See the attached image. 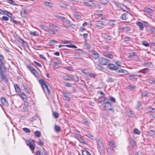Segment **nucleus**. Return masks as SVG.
<instances>
[{"instance_id":"nucleus-2","label":"nucleus","mask_w":155,"mask_h":155,"mask_svg":"<svg viewBox=\"0 0 155 155\" xmlns=\"http://www.w3.org/2000/svg\"><path fill=\"white\" fill-rule=\"evenodd\" d=\"M102 106L106 110H111L113 112L114 111V110L113 109L112 105L110 102H109V100L107 102H104Z\"/></svg>"},{"instance_id":"nucleus-58","label":"nucleus","mask_w":155,"mask_h":155,"mask_svg":"<svg viewBox=\"0 0 155 155\" xmlns=\"http://www.w3.org/2000/svg\"><path fill=\"white\" fill-rule=\"evenodd\" d=\"M7 1L10 4L14 5L15 2L12 0H7Z\"/></svg>"},{"instance_id":"nucleus-31","label":"nucleus","mask_w":155,"mask_h":155,"mask_svg":"<svg viewBox=\"0 0 155 155\" xmlns=\"http://www.w3.org/2000/svg\"><path fill=\"white\" fill-rule=\"evenodd\" d=\"M0 76L2 80L4 79L7 82L8 81V79L7 78L6 75L4 74H2L0 75Z\"/></svg>"},{"instance_id":"nucleus-34","label":"nucleus","mask_w":155,"mask_h":155,"mask_svg":"<svg viewBox=\"0 0 155 155\" xmlns=\"http://www.w3.org/2000/svg\"><path fill=\"white\" fill-rule=\"evenodd\" d=\"M44 3L46 5L50 7H52L53 5L52 3L47 1L44 2Z\"/></svg>"},{"instance_id":"nucleus-15","label":"nucleus","mask_w":155,"mask_h":155,"mask_svg":"<svg viewBox=\"0 0 155 155\" xmlns=\"http://www.w3.org/2000/svg\"><path fill=\"white\" fill-rule=\"evenodd\" d=\"M1 103L3 105H5L6 106H8V103L5 98L2 97L1 99Z\"/></svg>"},{"instance_id":"nucleus-40","label":"nucleus","mask_w":155,"mask_h":155,"mask_svg":"<svg viewBox=\"0 0 155 155\" xmlns=\"http://www.w3.org/2000/svg\"><path fill=\"white\" fill-rule=\"evenodd\" d=\"M41 134V132L38 131H36L35 133V135L37 137H40Z\"/></svg>"},{"instance_id":"nucleus-57","label":"nucleus","mask_w":155,"mask_h":155,"mask_svg":"<svg viewBox=\"0 0 155 155\" xmlns=\"http://www.w3.org/2000/svg\"><path fill=\"white\" fill-rule=\"evenodd\" d=\"M105 56L107 57L110 58H111L113 57V55L110 54H107Z\"/></svg>"},{"instance_id":"nucleus-24","label":"nucleus","mask_w":155,"mask_h":155,"mask_svg":"<svg viewBox=\"0 0 155 155\" xmlns=\"http://www.w3.org/2000/svg\"><path fill=\"white\" fill-rule=\"evenodd\" d=\"M28 13V12L25 9H23L21 12V14L22 16L25 17Z\"/></svg>"},{"instance_id":"nucleus-43","label":"nucleus","mask_w":155,"mask_h":155,"mask_svg":"<svg viewBox=\"0 0 155 155\" xmlns=\"http://www.w3.org/2000/svg\"><path fill=\"white\" fill-rule=\"evenodd\" d=\"M87 75H88L89 77H90L91 78H95V74L92 73H87Z\"/></svg>"},{"instance_id":"nucleus-47","label":"nucleus","mask_w":155,"mask_h":155,"mask_svg":"<svg viewBox=\"0 0 155 155\" xmlns=\"http://www.w3.org/2000/svg\"><path fill=\"white\" fill-rule=\"evenodd\" d=\"M150 31L151 33L155 31V28L151 26L149 28Z\"/></svg>"},{"instance_id":"nucleus-64","label":"nucleus","mask_w":155,"mask_h":155,"mask_svg":"<svg viewBox=\"0 0 155 155\" xmlns=\"http://www.w3.org/2000/svg\"><path fill=\"white\" fill-rule=\"evenodd\" d=\"M23 111L24 112H27L28 111V109L27 107H23Z\"/></svg>"},{"instance_id":"nucleus-27","label":"nucleus","mask_w":155,"mask_h":155,"mask_svg":"<svg viewBox=\"0 0 155 155\" xmlns=\"http://www.w3.org/2000/svg\"><path fill=\"white\" fill-rule=\"evenodd\" d=\"M148 134L150 136H153L155 134V132L154 131L152 130H150L147 132Z\"/></svg>"},{"instance_id":"nucleus-39","label":"nucleus","mask_w":155,"mask_h":155,"mask_svg":"<svg viewBox=\"0 0 155 155\" xmlns=\"http://www.w3.org/2000/svg\"><path fill=\"white\" fill-rule=\"evenodd\" d=\"M53 115L54 117L55 118H57L59 116V114L58 113L56 112H53Z\"/></svg>"},{"instance_id":"nucleus-54","label":"nucleus","mask_w":155,"mask_h":155,"mask_svg":"<svg viewBox=\"0 0 155 155\" xmlns=\"http://www.w3.org/2000/svg\"><path fill=\"white\" fill-rule=\"evenodd\" d=\"M107 151L108 153L110 155L112 154V150L110 148L107 149Z\"/></svg>"},{"instance_id":"nucleus-55","label":"nucleus","mask_w":155,"mask_h":155,"mask_svg":"<svg viewBox=\"0 0 155 155\" xmlns=\"http://www.w3.org/2000/svg\"><path fill=\"white\" fill-rule=\"evenodd\" d=\"M23 130L28 133H29L30 132V130L28 128H23Z\"/></svg>"},{"instance_id":"nucleus-1","label":"nucleus","mask_w":155,"mask_h":155,"mask_svg":"<svg viewBox=\"0 0 155 155\" xmlns=\"http://www.w3.org/2000/svg\"><path fill=\"white\" fill-rule=\"evenodd\" d=\"M38 82L41 85L45 93H49L50 91L48 86V83L46 81L42 79L39 80Z\"/></svg>"},{"instance_id":"nucleus-5","label":"nucleus","mask_w":155,"mask_h":155,"mask_svg":"<svg viewBox=\"0 0 155 155\" xmlns=\"http://www.w3.org/2000/svg\"><path fill=\"white\" fill-rule=\"evenodd\" d=\"M27 68L35 76H37L38 75L37 71L30 65L27 66Z\"/></svg>"},{"instance_id":"nucleus-59","label":"nucleus","mask_w":155,"mask_h":155,"mask_svg":"<svg viewBox=\"0 0 155 155\" xmlns=\"http://www.w3.org/2000/svg\"><path fill=\"white\" fill-rule=\"evenodd\" d=\"M79 80L78 77L77 76L74 77L73 78V80L72 81H78Z\"/></svg>"},{"instance_id":"nucleus-56","label":"nucleus","mask_w":155,"mask_h":155,"mask_svg":"<svg viewBox=\"0 0 155 155\" xmlns=\"http://www.w3.org/2000/svg\"><path fill=\"white\" fill-rule=\"evenodd\" d=\"M38 144L41 146H42L44 145V143L40 139H39L38 141Z\"/></svg>"},{"instance_id":"nucleus-7","label":"nucleus","mask_w":155,"mask_h":155,"mask_svg":"<svg viewBox=\"0 0 155 155\" xmlns=\"http://www.w3.org/2000/svg\"><path fill=\"white\" fill-rule=\"evenodd\" d=\"M49 27L53 29H54V30L57 31L61 30V28L55 25L52 23H50L49 24Z\"/></svg>"},{"instance_id":"nucleus-4","label":"nucleus","mask_w":155,"mask_h":155,"mask_svg":"<svg viewBox=\"0 0 155 155\" xmlns=\"http://www.w3.org/2000/svg\"><path fill=\"white\" fill-rule=\"evenodd\" d=\"M99 63L102 65H106L110 63V61L106 58H101L99 59Z\"/></svg>"},{"instance_id":"nucleus-22","label":"nucleus","mask_w":155,"mask_h":155,"mask_svg":"<svg viewBox=\"0 0 155 155\" xmlns=\"http://www.w3.org/2000/svg\"><path fill=\"white\" fill-rule=\"evenodd\" d=\"M127 115L129 117H134V112L131 110H130L127 111Z\"/></svg>"},{"instance_id":"nucleus-44","label":"nucleus","mask_w":155,"mask_h":155,"mask_svg":"<svg viewBox=\"0 0 155 155\" xmlns=\"http://www.w3.org/2000/svg\"><path fill=\"white\" fill-rule=\"evenodd\" d=\"M148 92L146 91H143L141 93V95L142 96L145 97L148 95Z\"/></svg>"},{"instance_id":"nucleus-37","label":"nucleus","mask_w":155,"mask_h":155,"mask_svg":"<svg viewBox=\"0 0 155 155\" xmlns=\"http://www.w3.org/2000/svg\"><path fill=\"white\" fill-rule=\"evenodd\" d=\"M132 28V27L130 25L127 24V32L130 31Z\"/></svg>"},{"instance_id":"nucleus-16","label":"nucleus","mask_w":155,"mask_h":155,"mask_svg":"<svg viewBox=\"0 0 155 155\" xmlns=\"http://www.w3.org/2000/svg\"><path fill=\"white\" fill-rule=\"evenodd\" d=\"M137 53L135 52H133L129 53V56L127 57L128 58L130 59H132L134 57L137 56Z\"/></svg>"},{"instance_id":"nucleus-48","label":"nucleus","mask_w":155,"mask_h":155,"mask_svg":"<svg viewBox=\"0 0 155 155\" xmlns=\"http://www.w3.org/2000/svg\"><path fill=\"white\" fill-rule=\"evenodd\" d=\"M65 79L66 80H68L69 81H72L73 80V78L70 77L68 75H67L65 76Z\"/></svg>"},{"instance_id":"nucleus-42","label":"nucleus","mask_w":155,"mask_h":155,"mask_svg":"<svg viewBox=\"0 0 155 155\" xmlns=\"http://www.w3.org/2000/svg\"><path fill=\"white\" fill-rule=\"evenodd\" d=\"M142 45L146 47H149V44L146 41H142Z\"/></svg>"},{"instance_id":"nucleus-38","label":"nucleus","mask_w":155,"mask_h":155,"mask_svg":"<svg viewBox=\"0 0 155 155\" xmlns=\"http://www.w3.org/2000/svg\"><path fill=\"white\" fill-rule=\"evenodd\" d=\"M133 132L134 134H139L140 133V131L137 128L134 129L133 130Z\"/></svg>"},{"instance_id":"nucleus-12","label":"nucleus","mask_w":155,"mask_h":155,"mask_svg":"<svg viewBox=\"0 0 155 155\" xmlns=\"http://www.w3.org/2000/svg\"><path fill=\"white\" fill-rule=\"evenodd\" d=\"M92 57L94 59H97L99 57L98 53L96 51H93L92 53Z\"/></svg>"},{"instance_id":"nucleus-14","label":"nucleus","mask_w":155,"mask_h":155,"mask_svg":"<svg viewBox=\"0 0 155 155\" xmlns=\"http://www.w3.org/2000/svg\"><path fill=\"white\" fill-rule=\"evenodd\" d=\"M18 94L24 101L27 100V97L25 93L21 92Z\"/></svg>"},{"instance_id":"nucleus-63","label":"nucleus","mask_w":155,"mask_h":155,"mask_svg":"<svg viewBox=\"0 0 155 155\" xmlns=\"http://www.w3.org/2000/svg\"><path fill=\"white\" fill-rule=\"evenodd\" d=\"M83 35L84 38V39L85 41H86L87 40L86 38H87V37L88 34L87 33H84L83 34Z\"/></svg>"},{"instance_id":"nucleus-50","label":"nucleus","mask_w":155,"mask_h":155,"mask_svg":"<svg viewBox=\"0 0 155 155\" xmlns=\"http://www.w3.org/2000/svg\"><path fill=\"white\" fill-rule=\"evenodd\" d=\"M74 17L77 19H80L81 18V16L80 15L78 14H74Z\"/></svg>"},{"instance_id":"nucleus-13","label":"nucleus","mask_w":155,"mask_h":155,"mask_svg":"<svg viewBox=\"0 0 155 155\" xmlns=\"http://www.w3.org/2000/svg\"><path fill=\"white\" fill-rule=\"evenodd\" d=\"M98 148L100 150H102L104 149V145L102 142L100 140L97 141Z\"/></svg>"},{"instance_id":"nucleus-10","label":"nucleus","mask_w":155,"mask_h":155,"mask_svg":"<svg viewBox=\"0 0 155 155\" xmlns=\"http://www.w3.org/2000/svg\"><path fill=\"white\" fill-rule=\"evenodd\" d=\"M95 25L97 27H102L104 25V22L102 21H96Z\"/></svg>"},{"instance_id":"nucleus-35","label":"nucleus","mask_w":155,"mask_h":155,"mask_svg":"<svg viewBox=\"0 0 155 155\" xmlns=\"http://www.w3.org/2000/svg\"><path fill=\"white\" fill-rule=\"evenodd\" d=\"M114 79L112 77H109L106 80V81L108 82L112 83L114 81Z\"/></svg>"},{"instance_id":"nucleus-53","label":"nucleus","mask_w":155,"mask_h":155,"mask_svg":"<svg viewBox=\"0 0 155 155\" xmlns=\"http://www.w3.org/2000/svg\"><path fill=\"white\" fill-rule=\"evenodd\" d=\"M141 105V104L140 102L139 101H137V104L136 107V108L137 109L139 108H140V106Z\"/></svg>"},{"instance_id":"nucleus-33","label":"nucleus","mask_w":155,"mask_h":155,"mask_svg":"<svg viewBox=\"0 0 155 155\" xmlns=\"http://www.w3.org/2000/svg\"><path fill=\"white\" fill-rule=\"evenodd\" d=\"M82 153L83 155H91L88 151L86 150H82Z\"/></svg>"},{"instance_id":"nucleus-41","label":"nucleus","mask_w":155,"mask_h":155,"mask_svg":"<svg viewBox=\"0 0 155 155\" xmlns=\"http://www.w3.org/2000/svg\"><path fill=\"white\" fill-rule=\"evenodd\" d=\"M99 3L102 4H105L108 2V0H99Z\"/></svg>"},{"instance_id":"nucleus-23","label":"nucleus","mask_w":155,"mask_h":155,"mask_svg":"<svg viewBox=\"0 0 155 155\" xmlns=\"http://www.w3.org/2000/svg\"><path fill=\"white\" fill-rule=\"evenodd\" d=\"M39 26L40 28L41 29L47 31L48 28L47 26H45L43 25H39Z\"/></svg>"},{"instance_id":"nucleus-26","label":"nucleus","mask_w":155,"mask_h":155,"mask_svg":"<svg viewBox=\"0 0 155 155\" xmlns=\"http://www.w3.org/2000/svg\"><path fill=\"white\" fill-rule=\"evenodd\" d=\"M129 143L132 147H134L136 145L135 140L134 139H130L129 142Z\"/></svg>"},{"instance_id":"nucleus-29","label":"nucleus","mask_w":155,"mask_h":155,"mask_svg":"<svg viewBox=\"0 0 155 155\" xmlns=\"http://www.w3.org/2000/svg\"><path fill=\"white\" fill-rule=\"evenodd\" d=\"M3 57L0 54V66L2 65L4 63L5 61L3 60Z\"/></svg>"},{"instance_id":"nucleus-19","label":"nucleus","mask_w":155,"mask_h":155,"mask_svg":"<svg viewBox=\"0 0 155 155\" xmlns=\"http://www.w3.org/2000/svg\"><path fill=\"white\" fill-rule=\"evenodd\" d=\"M15 91L16 93L19 94L21 92L19 86L17 84H15L14 85Z\"/></svg>"},{"instance_id":"nucleus-11","label":"nucleus","mask_w":155,"mask_h":155,"mask_svg":"<svg viewBox=\"0 0 155 155\" xmlns=\"http://www.w3.org/2000/svg\"><path fill=\"white\" fill-rule=\"evenodd\" d=\"M63 25L65 27H69L72 25L71 24V21L66 19L64 22Z\"/></svg>"},{"instance_id":"nucleus-49","label":"nucleus","mask_w":155,"mask_h":155,"mask_svg":"<svg viewBox=\"0 0 155 155\" xmlns=\"http://www.w3.org/2000/svg\"><path fill=\"white\" fill-rule=\"evenodd\" d=\"M82 123L85 124H88V122L87 121V120L85 119H83L82 120Z\"/></svg>"},{"instance_id":"nucleus-46","label":"nucleus","mask_w":155,"mask_h":155,"mask_svg":"<svg viewBox=\"0 0 155 155\" xmlns=\"http://www.w3.org/2000/svg\"><path fill=\"white\" fill-rule=\"evenodd\" d=\"M120 5L119 6L120 8L121 9H122L124 11H125V10L123 8V7H124L125 8H126V6L123 3L120 4Z\"/></svg>"},{"instance_id":"nucleus-36","label":"nucleus","mask_w":155,"mask_h":155,"mask_svg":"<svg viewBox=\"0 0 155 155\" xmlns=\"http://www.w3.org/2000/svg\"><path fill=\"white\" fill-rule=\"evenodd\" d=\"M114 70L117 73L124 72L123 70L119 68H115Z\"/></svg>"},{"instance_id":"nucleus-51","label":"nucleus","mask_w":155,"mask_h":155,"mask_svg":"<svg viewBox=\"0 0 155 155\" xmlns=\"http://www.w3.org/2000/svg\"><path fill=\"white\" fill-rule=\"evenodd\" d=\"M150 69H148L147 68H145L143 70V72H142V73H148L150 71Z\"/></svg>"},{"instance_id":"nucleus-62","label":"nucleus","mask_w":155,"mask_h":155,"mask_svg":"<svg viewBox=\"0 0 155 155\" xmlns=\"http://www.w3.org/2000/svg\"><path fill=\"white\" fill-rule=\"evenodd\" d=\"M31 34L34 36H37L38 35V33L37 31H35L32 32Z\"/></svg>"},{"instance_id":"nucleus-60","label":"nucleus","mask_w":155,"mask_h":155,"mask_svg":"<svg viewBox=\"0 0 155 155\" xmlns=\"http://www.w3.org/2000/svg\"><path fill=\"white\" fill-rule=\"evenodd\" d=\"M56 16L61 20H64L65 18L63 17L60 16L59 15H56Z\"/></svg>"},{"instance_id":"nucleus-25","label":"nucleus","mask_w":155,"mask_h":155,"mask_svg":"<svg viewBox=\"0 0 155 155\" xmlns=\"http://www.w3.org/2000/svg\"><path fill=\"white\" fill-rule=\"evenodd\" d=\"M54 129L55 131L56 132H59L61 130L60 127L56 125L54 126Z\"/></svg>"},{"instance_id":"nucleus-45","label":"nucleus","mask_w":155,"mask_h":155,"mask_svg":"<svg viewBox=\"0 0 155 155\" xmlns=\"http://www.w3.org/2000/svg\"><path fill=\"white\" fill-rule=\"evenodd\" d=\"M24 89L25 90V91L26 92L28 93H29L30 92V90L29 89L28 87H27V86H24Z\"/></svg>"},{"instance_id":"nucleus-61","label":"nucleus","mask_w":155,"mask_h":155,"mask_svg":"<svg viewBox=\"0 0 155 155\" xmlns=\"http://www.w3.org/2000/svg\"><path fill=\"white\" fill-rule=\"evenodd\" d=\"M34 63L37 65L38 67L41 68L42 67V66L41 64L39 63L38 62H36V61H34Z\"/></svg>"},{"instance_id":"nucleus-6","label":"nucleus","mask_w":155,"mask_h":155,"mask_svg":"<svg viewBox=\"0 0 155 155\" xmlns=\"http://www.w3.org/2000/svg\"><path fill=\"white\" fill-rule=\"evenodd\" d=\"M74 137L79 140L81 142H82L84 144L86 143L85 142L83 141L81 136L80 134H74Z\"/></svg>"},{"instance_id":"nucleus-3","label":"nucleus","mask_w":155,"mask_h":155,"mask_svg":"<svg viewBox=\"0 0 155 155\" xmlns=\"http://www.w3.org/2000/svg\"><path fill=\"white\" fill-rule=\"evenodd\" d=\"M33 140H27L26 141L27 145L29 146L31 150H34L35 148V144Z\"/></svg>"},{"instance_id":"nucleus-8","label":"nucleus","mask_w":155,"mask_h":155,"mask_svg":"<svg viewBox=\"0 0 155 155\" xmlns=\"http://www.w3.org/2000/svg\"><path fill=\"white\" fill-rule=\"evenodd\" d=\"M62 95L63 96L66 98V100L68 101H70V94L69 93L66 92H62Z\"/></svg>"},{"instance_id":"nucleus-28","label":"nucleus","mask_w":155,"mask_h":155,"mask_svg":"<svg viewBox=\"0 0 155 155\" xmlns=\"http://www.w3.org/2000/svg\"><path fill=\"white\" fill-rule=\"evenodd\" d=\"M47 31L51 35H54L56 34V32L54 29H53L52 28L50 29L48 28Z\"/></svg>"},{"instance_id":"nucleus-32","label":"nucleus","mask_w":155,"mask_h":155,"mask_svg":"<svg viewBox=\"0 0 155 155\" xmlns=\"http://www.w3.org/2000/svg\"><path fill=\"white\" fill-rule=\"evenodd\" d=\"M1 14L2 15H4L5 14V15L8 16L9 17L8 14H10V13L7 12V11H5V10H1Z\"/></svg>"},{"instance_id":"nucleus-17","label":"nucleus","mask_w":155,"mask_h":155,"mask_svg":"<svg viewBox=\"0 0 155 155\" xmlns=\"http://www.w3.org/2000/svg\"><path fill=\"white\" fill-rule=\"evenodd\" d=\"M62 47H68L69 48H77V47L76 46L74 45H60L59 46V48H60Z\"/></svg>"},{"instance_id":"nucleus-20","label":"nucleus","mask_w":155,"mask_h":155,"mask_svg":"<svg viewBox=\"0 0 155 155\" xmlns=\"http://www.w3.org/2000/svg\"><path fill=\"white\" fill-rule=\"evenodd\" d=\"M109 145L112 148H114L116 147V145L113 141H110L109 142Z\"/></svg>"},{"instance_id":"nucleus-52","label":"nucleus","mask_w":155,"mask_h":155,"mask_svg":"<svg viewBox=\"0 0 155 155\" xmlns=\"http://www.w3.org/2000/svg\"><path fill=\"white\" fill-rule=\"evenodd\" d=\"M109 100V102H110V101H111L113 102L114 103L115 102L116 100L114 98L112 97H110V99Z\"/></svg>"},{"instance_id":"nucleus-9","label":"nucleus","mask_w":155,"mask_h":155,"mask_svg":"<svg viewBox=\"0 0 155 155\" xmlns=\"http://www.w3.org/2000/svg\"><path fill=\"white\" fill-rule=\"evenodd\" d=\"M138 77H141L140 75L138 76L136 74L128 75V77L129 79L132 80L133 79H137L138 78Z\"/></svg>"},{"instance_id":"nucleus-30","label":"nucleus","mask_w":155,"mask_h":155,"mask_svg":"<svg viewBox=\"0 0 155 155\" xmlns=\"http://www.w3.org/2000/svg\"><path fill=\"white\" fill-rule=\"evenodd\" d=\"M108 65V68H109L111 70H114L115 69V65L109 63Z\"/></svg>"},{"instance_id":"nucleus-18","label":"nucleus","mask_w":155,"mask_h":155,"mask_svg":"<svg viewBox=\"0 0 155 155\" xmlns=\"http://www.w3.org/2000/svg\"><path fill=\"white\" fill-rule=\"evenodd\" d=\"M137 25L140 28V30L141 31H143V24L140 21H138L136 22Z\"/></svg>"},{"instance_id":"nucleus-21","label":"nucleus","mask_w":155,"mask_h":155,"mask_svg":"<svg viewBox=\"0 0 155 155\" xmlns=\"http://www.w3.org/2000/svg\"><path fill=\"white\" fill-rule=\"evenodd\" d=\"M6 71V69L5 66L0 67V75L5 74Z\"/></svg>"}]
</instances>
